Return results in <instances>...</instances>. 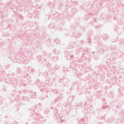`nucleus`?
Instances as JSON below:
<instances>
[{"label":"nucleus","mask_w":124,"mask_h":124,"mask_svg":"<svg viewBox=\"0 0 124 124\" xmlns=\"http://www.w3.org/2000/svg\"><path fill=\"white\" fill-rule=\"evenodd\" d=\"M17 55L16 56V57H15V58L18 61V62H22L24 64H27L29 62V61L28 59H23V58L22 56H20V54H17Z\"/></svg>","instance_id":"nucleus-1"},{"label":"nucleus","mask_w":124,"mask_h":124,"mask_svg":"<svg viewBox=\"0 0 124 124\" xmlns=\"http://www.w3.org/2000/svg\"><path fill=\"white\" fill-rule=\"evenodd\" d=\"M4 100L1 97H0V105L3 108L8 106L10 103L8 104L4 102Z\"/></svg>","instance_id":"nucleus-2"},{"label":"nucleus","mask_w":124,"mask_h":124,"mask_svg":"<svg viewBox=\"0 0 124 124\" xmlns=\"http://www.w3.org/2000/svg\"><path fill=\"white\" fill-rule=\"evenodd\" d=\"M80 35V34L79 33L78 31H76L74 33H73L72 36L77 38L79 37Z\"/></svg>","instance_id":"nucleus-3"},{"label":"nucleus","mask_w":124,"mask_h":124,"mask_svg":"<svg viewBox=\"0 0 124 124\" xmlns=\"http://www.w3.org/2000/svg\"><path fill=\"white\" fill-rule=\"evenodd\" d=\"M75 45V44L74 42H70L68 46V48L70 49L74 47Z\"/></svg>","instance_id":"nucleus-4"},{"label":"nucleus","mask_w":124,"mask_h":124,"mask_svg":"<svg viewBox=\"0 0 124 124\" xmlns=\"http://www.w3.org/2000/svg\"><path fill=\"white\" fill-rule=\"evenodd\" d=\"M95 95L97 97L100 98L102 96V93L101 91H97L95 93Z\"/></svg>","instance_id":"nucleus-5"},{"label":"nucleus","mask_w":124,"mask_h":124,"mask_svg":"<svg viewBox=\"0 0 124 124\" xmlns=\"http://www.w3.org/2000/svg\"><path fill=\"white\" fill-rule=\"evenodd\" d=\"M17 92L16 91H13L11 92L10 93L11 95L13 97H15V95H17L18 98L19 97V94H17Z\"/></svg>","instance_id":"nucleus-6"},{"label":"nucleus","mask_w":124,"mask_h":124,"mask_svg":"<svg viewBox=\"0 0 124 124\" xmlns=\"http://www.w3.org/2000/svg\"><path fill=\"white\" fill-rule=\"evenodd\" d=\"M83 51L82 50V49L81 48H78L76 50V54H78L79 55V53H81V52H82V51Z\"/></svg>","instance_id":"nucleus-7"},{"label":"nucleus","mask_w":124,"mask_h":124,"mask_svg":"<svg viewBox=\"0 0 124 124\" xmlns=\"http://www.w3.org/2000/svg\"><path fill=\"white\" fill-rule=\"evenodd\" d=\"M64 54L65 57L67 58L68 57H69V55H70V53L68 51H66L64 52Z\"/></svg>","instance_id":"nucleus-8"},{"label":"nucleus","mask_w":124,"mask_h":124,"mask_svg":"<svg viewBox=\"0 0 124 124\" xmlns=\"http://www.w3.org/2000/svg\"><path fill=\"white\" fill-rule=\"evenodd\" d=\"M113 96V93L112 91L109 92L107 95V96L109 98H112Z\"/></svg>","instance_id":"nucleus-9"},{"label":"nucleus","mask_w":124,"mask_h":124,"mask_svg":"<svg viewBox=\"0 0 124 124\" xmlns=\"http://www.w3.org/2000/svg\"><path fill=\"white\" fill-rule=\"evenodd\" d=\"M51 40L50 39H49L46 41V45L48 46H50L51 45Z\"/></svg>","instance_id":"nucleus-10"},{"label":"nucleus","mask_w":124,"mask_h":124,"mask_svg":"<svg viewBox=\"0 0 124 124\" xmlns=\"http://www.w3.org/2000/svg\"><path fill=\"white\" fill-rule=\"evenodd\" d=\"M43 76H44L45 78H47L48 76V73L46 72H44L43 74Z\"/></svg>","instance_id":"nucleus-11"},{"label":"nucleus","mask_w":124,"mask_h":124,"mask_svg":"<svg viewBox=\"0 0 124 124\" xmlns=\"http://www.w3.org/2000/svg\"><path fill=\"white\" fill-rule=\"evenodd\" d=\"M22 100L24 101H26L28 102H29V99L27 97L23 96L22 98Z\"/></svg>","instance_id":"nucleus-12"},{"label":"nucleus","mask_w":124,"mask_h":124,"mask_svg":"<svg viewBox=\"0 0 124 124\" xmlns=\"http://www.w3.org/2000/svg\"><path fill=\"white\" fill-rule=\"evenodd\" d=\"M29 74L28 73H26L25 75H21V77H22L23 78H25L29 76Z\"/></svg>","instance_id":"nucleus-13"},{"label":"nucleus","mask_w":124,"mask_h":124,"mask_svg":"<svg viewBox=\"0 0 124 124\" xmlns=\"http://www.w3.org/2000/svg\"><path fill=\"white\" fill-rule=\"evenodd\" d=\"M37 58L38 61L39 62L41 61L42 59V57L41 55H39L37 56Z\"/></svg>","instance_id":"nucleus-14"},{"label":"nucleus","mask_w":124,"mask_h":124,"mask_svg":"<svg viewBox=\"0 0 124 124\" xmlns=\"http://www.w3.org/2000/svg\"><path fill=\"white\" fill-rule=\"evenodd\" d=\"M93 21H90L89 23V24H92L93 23V22H96L97 21V19L96 18L94 17L93 18Z\"/></svg>","instance_id":"nucleus-15"},{"label":"nucleus","mask_w":124,"mask_h":124,"mask_svg":"<svg viewBox=\"0 0 124 124\" xmlns=\"http://www.w3.org/2000/svg\"><path fill=\"white\" fill-rule=\"evenodd\" d=\"M21 72V70L19 68H17L16 72L17 73H20Z\"/></svg>","instance_id":"nucleus-16"},{"label":"nucleus","mask_w":124,"mask_h":124,"mask_svg":"<svg viewBox=\"0 0 124 124\" xmlns=\"http://www.w3.org/2000/svg\"><path fill=\"white\" fill-rule=\"evenodd\" d=\"M89 16L87 14L85 15L84 16V19L85 21H86L89 18Z\"/></svg>","instance_id":"nucleus-17"},{"label":"nucleus","mask_w":124,"mask_h":124,"mask_svg":"<svg viewBox=\"0 0 124 124\" xmlns=\"http://www.w3.org/2000/svg\"><path fill=\"white\" fill-rule=\"evenodd\" d=\"M52 59L54 61H57L58 60V57L57 56L56 57H53L52 58Z\"/></svg>","instance_id":"nucleus-18"},{"label":"nucleus","mask_w":124,"mask_h":124,"mask_svg":"<svg viewBox=\"0 0 124 124\" xmlns=\"http://www.w3.org/2000/svg\"><path fill=\"white\" fill-rule=\"evenodd\" d=\"M121 44H124V38L121 39L119 40Z\"/></svg>","instance_id":"nucleus-19"},{"label":"nucleus","mask_w":124,"mask_h":124,"mask_svg":"<svg viewBox=\"0 0 124 124\" xmlns=\"http://www.w3.org/2000/svg\"><path fill=\"white\" fill-rule=\"evenodd\" d=\"M92 41L91 40V39L90 37H88V38L87 40V43H90Z\"/></svg>","instance_id":"nucleus-20"},{"label":"nucleus","mask_w":124,"mask_h":124,"mask_svg":"<svg viewBox=\"0 0 124 124\" xmlns=\"http://www.w3.org/2000/svg\"><path fill=\"white\" fill-rule=\"evenodd\" d=\"M54 42L57 44H59L60 42V40L58 39H56L54 40Z\"/></svg>","instance_id":"nucleus-21"},{"label":"nucleus","mask_w":124,"mask_h":124,"mask_svg":"<svg viewBox=\"0 0 124 124\" xmlns=\"http://www.w3.org/2000/svg\"><path fill=\"white\" fill-rule=\"evenodd\" d=\"M103 39H104L105 40H106L108 38V36L107 35H104V36H103Z\"/></svg>","instance_id":"nucleus-22"},{"label":"nucleus","mask_w":124,"mask_h":124,"mask_svg":"<svg viewBox=\"0 0 124 124\" xmlns=\"http://www.w3.org/2000/svg\"><path fill=\"white\" fill-rule=\"evenodd\" d=\"M54 52L56 54H59L60 52V51H58L56 50V49H54Z\"/></svg>","instance_id":"nucleus-23"},{"label":"nucleus","mask_w":124,"mask_h":124,"mask_svg":"<svg viewBox=\"0 0 124 124\" xmlns=\"http://www.w3.org/2000/svg\"><path fill=\"white\" fill-rule=\"evenodd\" d=\"M54 24H53L52 23H50L48 26L49 28L50 29H52V28L53 27V25Z\"/></svg>","instance_id":"nucleus-24"},{"label":"nucleus","mask_w":124,"mask_h":124,"mask_svg":"<svg viewBox=\"0 0 124 124\" xmlns=\"http://www.w3.org/2000/svg\"><path fill=\"white\" fill-rule=\"evenodd\" d=\"M16 82H18L20 81V78L19 77H16V78L15 79Z\"/></svg>","instance_id":"nucleus-25"},{"label":"nucleus","mask_w":124,"mask_h":124,"mask_svg":"<svg viewBox=\"0 0 124 124\" xmlns=\"http://www.w3.org/2000/svg\"><path fill=\"white\" fill-rule=\"evenodd\" d=\"M74 58L73 55H71L70 57V58L69 59L68 58L67 60L69 59L70 60H71L73 59Z\"/></svg>","instance_id":"nucleus-26"},{"label":"nucleus","mask_w":124,"mask_h":124,"mask_svg":"<svg viewBox=\"0 0 124 124\" xmlns=\"http://www.w3.org/2000/svg\"><path fill=\"white\" fill-rule=\"evenodd\" d=\"M104 49L102 48L100 50V53L101 54H102L104 52Z\"/></svg>","instance_id":"nucleus-27"},{"label":"nucleus","mask_w":124,"mask_h":124,"mask_svg":"<svg viewBox=\"0 0 124 124\" xmlns=\"http://www.w3.org/2000/svg\"><path fill=\"white\" fill-rule=\"evenodd\" d=\"M64 79V78H60V79L59 81V83H62L63 82V81Z\"/></svg>","instance_id":"nucleus-28"},{"label":"nucleus","mask_w":124,"mask_h":124,"mask_svg":"<svg viewBox=\"0 0 124 124\" xmlns=\"http://www.w3.org/2000/svg\"><path fill=\"white\" fill-rule=\"evenodd\" d=\"M49 112V109H47L46 110L45 113V114H48Z\"/></svg>","instance_id":"nucleus-29"},{"label":"nucleus","mask_w":124,"mask_h":124,"mask_svg":"<svg viewBox=\"0 0 124 124\" xmlns=\"http://www.w3.org/2000/svg\"><path fill=\"white\" fill-rule=\"evenodd\" d=\"M92 31L90 30L89 31V34H90L89 35L90 36H91V35H92Z\"/></svg>","instance_id":"nucleus-30"},{"label":"nucleus","mask_w":124,"mask_h":124,"mask_svg":"<svg viewBox=\"0 0 124 124\" xmlns=\"http://www.w3.org/2000/svg\"><path fill=\"white\" fill-rule=\"evenodd\" d=\"M96 40H97V41H99V38L98 37H97L96 38L95 37H94V38Z\"/></svg>","instance_id":"nucleus-31"},{"label":"nucleus","mask_w":124,"mask_h":124,"mask_svg":"<svg viewBox=\"0 0 124 124\" xmlns=\"http://www.w3.org/2000/svg\"><path fill=\"white\" fill-rule=\"evenodd\" d=\"M12 124H18V122L16 121H14Z\"/></svg>","instance_id":"nucleus-32"},{"label":"nucleus","mask_w":124,"mask_h":124,"mask_svg":"<svg viewBox=\"0 0 124 124\" xmlns=\"http://www.w3.org/2000/svg\"><path fill=\"white\" fill-rule=\"evenodd\" d=\"M106 106H105L104 105H103L102 106V109H105L106 108Z\"/></svg>","instance_id":"nucleus-33"},{"label":"nucleus","mask_w":124,"mask_h":124,"mask_svg":"<svg viewBox=\"0 0 124 124\" xmlns=\"http://www.w3.org/2000/svg\"><path fill=\"white\" fill-rule=\"evenodd\" d=\"M26 72L25 71H23V72L22 73V75H25L26 74Z\"/></svg>","instance_id":"nucleus-34"},{"label":"nucleus","mask_w":124,"mask_h":124,"mask_svg":"<svg viewBox=\"0 0 124 124\" xmlns=\"http://www.w3.org/2000/svg\"><path fill=\"white\" fill-rule=\"evenodd\" d=\"M35 70L33 69H32L31 70V71L33 73L34 72Z\"/></svg>","instance_id":"nucleus-35"},{"label":"nucleus","mask_w":124,"mask_h":124,"mask_svg":"<svg viewBox=\"0 0 124 124\" xmlns=\"http://www.w3.org/2000/svg\"><path fill=\"white\" fill-rule=\"evenodd\" d=\"M3 124H9L8 122H4V123H3Z\"/></svg>","instance_id":"nucleus-36"},{"label":"nucleus","mask_w":124,"mask_h":124,"mask_svg":"<svg viewBox=\"0 0 124 124\" xmlns=\"http://www.w3.org/2000/svg\"><path fill=\"white\" fill-rule=\"evenodd\" d=\"M80 42L81 44H83L84 43V41L83 40H81V41Z\"/></svg>","instance_id":"nucleus-37"},{"label":"nucleus","mask_w":124,"mask_h":124,"mask_svg":"<svg viewBox=\"0 0 124 124\" xmlns=\"http://www.w3.org/2000/svg\"><path fill=\"white\" fill-rule=\"evenodd\" d=\"M17 93H22V91H19L18 92H17Z\"/></svg>","instance_id":"nucleus-38"},{"label":"nucleus","mask_w":124,"mask_h":124,"mask_svg":"<svg viewBox=\"0 0 124 124\" xmlns=\"http://www.w3.org/2000/svg\"><path fill=\"white\" fill-rule=\"evenodd\" d=\"M102 100L103 101H105L106 100L105 98H103L102 99Z\"/></svg>","instance_id":"nucleus-39"},{"label":"nucleus","mask_w":124,"mask_h":124,"mask_svg":"<svg viewBox=\"0 0 124 124\" xmlns=\"http://www.w3.org/2000/svg\"><path fill=\"white\" fill-rule=\"evenodd\" d=\"M108 88V86H106L105 87V89H107Z\"/></svg>","instance_id":"nucleus-40"},{"label":"nucleus","mask_w":124,"mask_h":124,"mask_svg":"<svg viewBox=\"0 0 124 124\" xmlns=\"http://www.w3.org/2000/svg\"><path fill=\"white\" fill-rule=\"evenodd\" d=\"M85 120V119L84 118H83L81 119L82 121H83V122Z\"/></svg>","instance_id":"nucleus-41"},{"label":"nucleus","mask_w":124,"mask_h":124,"mask_svg":"<svg viewBox=\"0 0 124 124\" xmlns=\"http://www.w3.org/2000/svg\"><path fill=\"white\" fill-rule=\"evenodd\" d=\"M118 92L121 93V90L120 89H118Z\"/></svg>","instance_id":"nucleus-42"},{"label":"nucleus","mask_w":124,"mask_h":124,"mask_svg":"<svg viewBox=\"0 0 124 124\" xmlns=\"http://www.w3.org/2000/svg\"><path fill=\"white\" fill-rule=\"evenodd\" d=\"M116 40H115V39L114 40H112L111 41L112 42H114V41H115Z\"/></svg>","instance_id":"nucleus-43"},{"label":"nucleus","mask_w":124,"mask_h":124,"mask_svg":"<svg viewBox=\"0 0 124 124\" xmlns=\"http://www.w3.org/2000/svg\"><path fill=\"white\" fill-rule=\"evenodd\" d=\"M36 1H37V2H39L40 0H35Z\"/></svg>","instance_id":"nucleus-44"},{"label":"nucleus","mask_w":124,"mask_h":124,"mask_svg":"<svg viewBox=\"0 0 124 124\" xmlns=\"http://www.w3.org/2000/svg\"><path fill=\"white\" fill-rule=\"evenodd\" d=\"M63 120L62 119H61V121L62 122H63Z\"/></svg>","instance_id":"nucleus-45"},{"label":"nucleus","mask_w":124,"mask_h":124,"mask_svg":"<svg viewBox=\"0 0 124 124\" xmlns=\"http://www.w3.org/2000/svg\"><path fill=\"white\" fill-rule=\"evenodd\" d=\"M86 103H85L84 104V105L85 107L86 105Z\"/></svg>","instance_id":"nucleus-46"},{"label":"nucleus","mask_w":124,"mask_h":124,"mask_svg":"<svg viewBox=\"0 0 124 124\" xmlns=\"http://www.w3.org/2000/svg\"><path fill=\"white\" fill-rule=\"evenodd\" d=\"M28 82H31V80H29Z\"/></svg>","instance_id":"nucleus-47"},{"label":"nucleus","mask_w":124,"mask_h":124,"mask_svg":"<svg viewBox=\"0 0 124 124\" xmlns=\"http://www.w3.org/2000/svg\"><path fill=\"white\" fill-rule=\"evenodd\" d=\"M74 10V8H73L72 9V11L73 10Z\"/></svg>","instance_id":"nucleus-48"},{"label":"nucleus","mask_w":124,"mask_h":124,"mask_svg":"<svg viewBox=\"0 0 124 124\" xmlns=\"http://www.w3.org/2000/svg\"><path fill=\"white\" fill-rule=\"evenodd\" d=\"M109 48V47H106L107 49V50Z\"/></svg>","instance_id":"nucleus-49"},{"label":"nucleus","mask_w":124,"mask_h":124,"mask_svg":"<svg viewBox=\"0 0 124 124\" xmlns=\"http://www.w3.org/2000/svg\"><path fill=\"white\" fill-rule=\"evenodd\" d=\"M83 124H87L86 123H83Z\"/></svg>","instance_id":"nucleus-50"},{"label":"nucleus","mask_w":124,"mask_h":124,"mask_svg":"<svg viewBox=\"0 0 124 124\" xmlns=\"http://www.w3.org/2000/svg\"><path fill=\"white\" fill-rule=\"evenodd\" d=\"M99 52V51H97V52H95L97 53H98Z\"/></svg>","instance_id":"nucleus-51"},{"label":"nucleus","mask_w":124,"mask_h":124,"mask_svg":"<svg viewBox=\"0 0 124 124\" xmlns=\"http://www.w3.org/2000/svg\"><path fill=\"white\" fill-rule=\"evenodd\" d=\"M36 92H34V94H36Z\"/></svg>","instance_id":"nucleus-52"},{"label":"nucleus","mask_w":124,"mask_h":124,"mask_svg":"<svg viewBox=\"0 0 124 124\" xmlns=\"http://www.w3.org/2000/svg\"><path fill=\"white\" fill-rule=\"evenodd\" d=\"M18 21H16V23H17L18 22Z\"/></svg>","instance_id":"nucleus-53"},{"label":"nucleus","mask_w":124,"mask_h":124,"mask_svg":"<svg viewBox=\"0 0 124 124\" xmlns=\"http://www.w3.org/2000/svg\"><path fill=\"white\" fill-rule=\"evenodd\" d=\"M94 53H95V52H93V54H94Z\"/></svg>","instance_id":"nucleus-54"},{"label":"nucleus","mask_w":124,"mask_h":124,"mask_svg":"<svg viewBox=\"0 0 124 124\" xmlns=\"http://www.w3.org/2000/svg\"><path fill=\"white\" fill-rule=\"evenodd\" d=\"M109 47V49H110V48H110V47Z\"/></svg>","instance_id":"nucleus-55"},{"label":"nucleus","mask_w":124,"mask_h":124,"mask_svg":"<svg viewBox=\"0 0 124 124\" xmlns=\"http://www.w3.org/2000/svg\"><path fill=\"white\" fill-rule=\"evenodd\" d=\"M115 54H116V53H115Z\"/></svg>","instance_id":"nucleus-56"},{"label":"nucleus","mask_w":124,"mask_h":124,"mask_svg":"<svg viewBox=\"0 0 124 124\" xmlns=\"http://www.w3.org/2000/svg\"><path fill=\"white\" fill-rule=\"evenodd\" d=\"M100 46V47H101V46Z\"/></svg>","instance_id":"nucleus-57"},{"label":"nucleus","mask_w":124,"mask_h":124,"mask_svg":"<svg viewBox=\"0 0 124 124\" xmlns=\"http://www.w3.org/2000/svg\"><path fill=\"white\" fill-rule=\"evenodd\" d=\"M73 12H75V11H74V10H73Z\"/></svg>","instance_id":"nucleus-58"},{"label":"nucleus","mask_w":124,"mask_h":124,"mask_svg":"<svg viewBox=\"0 0 124 124\" xmlns=\"http://www.w3.org/2000/svg\"><path fill=\"white\" fill-rule=\"evenodd\" d=\"M10 101H11V102H12V101H11V100H10Z\"/></svg>","instance_id":"nucleus-59"},{"label":"nucleus","mask_w":124,"mask_h":124,"mask_svg":"<svg viewBox=\"0 0 124 124\" xmlns=\"http://www.w3.org/2000/svg\"><path fill=\"white\" fill-rule=\"evenodd\" d=\"M124 55V53L123 54Z\"/></svg>","instance_id":"nucleus-60"},{"label":"nucleus","mask_w":124,"mask_h":124,"mask_svg":"<svg viewBox=\"0 0 124 124\" xmlns=\"http://www.w3.org/2000/svg\"><path fill=\"white\" fill-rule=\"evenodd\" d=\"M12 101H13V100H12Z\"/></svg>","instance_id":"nucleus-61"},{"label":"nucleus","mask_w":124,"mask_h":124,"mask_svg":"<svg viewBox=\"0 0 124 124\" xmlns=\"http://www.w3.org/2000/svg\"><path fill=\"white\" fill-rule=\"evenodd\" d=\"M57 91L56 92V93H57Z\"/></svg>","instance_id":"nucleus-62"}]
</instances>
